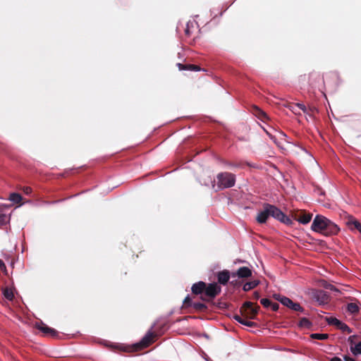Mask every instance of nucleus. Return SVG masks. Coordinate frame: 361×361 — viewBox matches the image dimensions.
I'll return each instance as SVG.
<instances>
[{
  "mask_svg": "<svg viewBox=\"0 0 361 361\" xmlns=\"http://www.w3.org/2000/svg\"><path fill=\"white\" fill-rule=\"evenodd\" d=\"M266 133L269 136V137L274 142H276V137L274 136H273L272 135H271L268 131H267L266 130H264Z\"/></svg>",
  "mask_w": 361,
  "mask_h": 361,
  "instance_id": "44",
  "label": "nucleus"
},
{
  "mask_svg": "<svg viewBox=\"0 0 361 361\" xmlns=\"http://www.w3.org/2000/svg\"><path fill=\"white\" fill-rule=\"evenodd\" d=\"M192 307L197 311L200 312H204L207 310V306L202 302H193Z\"/></svg>",
  "mask_w": 361,
  "mask_h": 361,
  "instance_id": "19",
  "label": "nucleus"
},
{
  "mask_svg": "<svg viewBox=\"0 0 361 361\" xmlns=\"http://www.w3.org/2000/svg\"><path fill=\"white\" fill-rule=\"evenodd\" d=\"M260 302L261 304L264 307H270V305L271 304V301L267 298H263L260 300Z\"/></svg>",
  "mask_w": 361,
  "mask_h": 361,
  "instance_id": "33",
  "label": "nucleus"
},
{
  "mask_svg": "<svg viewBox=\"0 0 361 361\" xmlns=\"http://www.w3.org/2000/svg\"><path fill=\"white\" fill-rule=\"evenodd\" d=\"M216 277L218 283L225 286L228 283L229 279L231 278V274L228 270L224 269L219 271L216 274Z\"/></svg>",
  "mask_w": 361,
  "mask_h": 361,
  "instance_id": "12",
  "label": "nucleus"
},
{
  "mask_svg": "<svg viewBox=\"0 0 361 361\" xmlns=\"http://www.w3.org/2000/svg\"><path fill=\"white\" fill-rule=\"evenodd\" d=\"M360 308L355 302H350L347 305V311L351 314H357L359 312Z\"/></svg>",
  "mask_w": 361,
  "mask_h": 361,
  "instance_id": "20",
  "label": "nucleus"
},
{
  "mask_svg": "<svg viewBox=\"0 0 361 361\" xmlns=\"http://www.w3.org/2000/svg\"><path fill=\"white\" fill-rule=\"evenodd\" d=\"M9 200L14 203H20L22 200V196L16 192L11 193L8 198Z\"/></svg>",
  "mask_w": 361,
  "mask_h": 361,
  "instance_id": "22",
  "label": "nucleus"
},
{
  "mask_svg": "<svg viewBox=\"0 0 361 361\" xmlns=\"http://www.w3.org/2000/svg\"><path fill=\"white\" fill-rule=\"evenodd\" d=\"M252 276V270L247 267H240L236 271L231 273V278L247 279Z\"/></svg>",
  "mask_w": 361,
  "mask_h": 361,
  "instance_id": "9",
  "label": "nucleus"
},
{
  "mask_svg": "<svg viewBox=\"0 0 361 361\" xmlns=\"http://www.w3.org/2000/svg\"><path fill=\"white\" fill-rule=\"evenodd\" d=\"M206 288V283L203 281H198L195 283L192 287L191 290L194 295H200V296L204 294V290Z\"/></svg>",
  "mask_w": 361,
  "mask_h": 361,
  "instance_id": "13",
  "label": "nucleus"
},
{
  "mask_svg": "<svg viewBox=\"0 0 361 361\" xmlns=\"http://www.w3.org/2000/svg\"><path fill=\"white\" fill-rule=\"evenodd\" d=\"M253 305L254 304L251 302H245L240 308V312L250 319L256 318L260 308L258 305L256 304L255 306Z\"/></svg>",
  "mask_w": 361,
  "mask_h": 361,
  "instance_id": "5",
  "label": "nucleus"
},
{
  "mask_svg": "<svg viewBox=\"0 0 361 361\" xmlns=\"http://www.w3.org/2000/svg\"><path fill=\"white\" fill-rule=\"evenodd\" d=\"M8 220L6 214L0 212V224H6Z\"/></svg>",
  "mask_w": 361,
  "mask_h": 361,
  "instance_id": "32",
  "label": "nucleus"
},
{
  "mask_svg": "<svg viewBox=\"0 0 361 361\" xmlns=\"http://www.w3.org/2000/svg\"><path fill=\"white\" fill-rule=\"evenodd\" d=\"M23 192L26 195H30L32 192V188L30 187H24L23 188Z\"/></svg>",
  "mask_w": 361,
  "mask_h": 361,
  "instance_id": "38",
  "label": "nucleus"
},
{
  "mask_svg": "<svg viewBox=\"0 0 361 361\" xmlns=\"http://www.w3.org/2000/svg\"><path fill=\"white\" fill-rule=\"evenodd\" d=\"M350 349L351 353L354 355H357L359 354L361 355V341L357 343L354 346H350Z\"/></svg>",
  "mask_w": 361,
  "mask_h": 361,
  "instance_id": "23",
  "label": "nucleus"
},
{
  "mask_svg": "<svg viewBox=\"0 0 361 361\" xmlns=\"http://www.w3.org/2000/svg\"><path fill=\"white\" fill-rule=\"evenodd\" d=\"M312 216V214L306 213L301 210L296 211L293 214V219L302 224L309 223L311 221Z\"/></svg>",
  "mask_w": 361,
  "mask_h": 361,
  "instance_id": "8",
  "label": "nucleus"
},
{
  "mask_svg": "<svg viewBox=\"0 0 361 361\" xmlns=\"http://www.w3.org/2000/svg\"><path fill=\"white\" fill-rule=\"evenodd\" d=\"M288 108L295 115H300V111H298V108L297 106V104H290L288 106Z\"/></svg>",
  "mask_w": 361,
  "mask_h": 361,
  "instance_id": "30",
  "label": "nucleus"
},
{
  "mask_svg": "<svg viewBox=\"0 0 361 361\" xmlns=\"http://www.w3.org/2000/svg\"><path fill=\"white\" fill-rule=\"evenodd\" d=\"M221 291V288L216 283H206L204 294L200 296V299L204 302H210L219 295Z\"/></svg>",
  "mask_w": 361,
  "mask_h": 361,
  "instance_id": "3",
  "label": "nucleus"
},
{
  "mask_svg": "<svg viewBox=\"0 0 361 361\" xmlns=\"http://www.w3.org/2000/svg\"><path fill=\"white\" fill-rule=\"evenodd\" d=\"M194 28V25H193V23H191V22H188L187 24H186V27L185 28V35L188 37H190L191 35H192V29Z\"/></svg>",
  "mask_w": 361,
  "mask_h": 361,
  "instance_id": "26",
  "label": "nucleus"
},
{
  "mask_svg": "<svg viewBox=\"0 0 361 361\" xmlns=\"http://www.w3.org/2000/svg\"><path fill=\"white\" fill-rule=\"evenodd\" d=\"M155 337L154 332L149 331L139 343L133 345L134 350L137 351L148 347L154 341Z\"/></svg>",
  "mask_w": 361,
  "mask_h": 361,
  "instance_id": "6",
  "label": "nucleus"
},
{
  "mask_svg": "<svg viewBox=\"0 0 361 361\" xmlns=\"http://www.w3.org/2000/svg\"><path fill=\"white\" fill-rule=\"evenodd\" d=\"M269 215V209L268 208V203L263 205V210L259 212L256 217V220L259 224H264L267 222Z\"/></svg>",
  "mask_w": 361,
  "mask_h": 361,
  "instance_id": "11",
  "label": "nucleus"
},
{
  "mask_svg": "<svg viewBox=\"0 0 361 361\" xmlns=\"http://www.w3.org/2000/svg\"><path fill=\"white\" fill-rule=\"evenodd\" d=\"M344 361H356L354 358L345 355L343 356Z\"/></svg>",
  "mask_w": 361,
  "mask_h": 361,
  "instance_id": "41",
  "label": "nucleus"
},
{
  "mask_svg": "<svg viewBox=\"0 0 361 361\" xmlns=\"http://www.w3.org/2000/svg\"><path fill=\"white\" fill-rule=\"evenodd\" d=\"M311 297L320 305L327 304L330 301L329 294L322 290H313L311 293Z\"/></svg>",
  "mask_w": 361,
  "mask_h": 361,
  "instance_id": "7",
  "label": "nucleus"
},
{
  "mask_svg": "<svg viewBox=\"0 0 361 361\" xmlns=\"http://www.w3.org/2000/svg\"><path fill=\"white\" fill-rule=\"evenodd\" d=\"M359 232L361 233V229L359 231Z\"/></svg>",
  "mask_w": 361,
  "mask_h": 361,
  "instance_id": "47",
  "label": "nucleus"
},
{
  "mask_svg": "<svg viewBox=\"0 0 361 361\" xmlns=\"http://www.w3.org/2000/svg\"><path fill=\"white\" fill-rule=\"evenodd\" d=\"M193 302H192V300L189 295H188L183 300V305L185 307H192Z\"/></svg>",
  "mask_w": 361,
  "mask_h": 361,
  "instance_id": "31",
  "label": "nucleus"
},
{
  "mask_svg": "<svg viewBox=\"0 0 361 361\" xmlns=\"http://www.w3.org/2000/svg\"><path fill=\"white\" fill-rule=\"evenodd\" d=\"M355 338H356V336H350L348 338V341L350 343V346H354L355 345H356L355 343Z\"/></svg>",
  "mask_w": 361,
  "mask_h": 361,
  "instance_id": "35",
  "label": "nucleus"
},
{
  "mask_svg": "<svg viewBox=\"0 0 361 361\" xmlns=\"http://www.w3.org/2000/svg\"><path fill=\"white\" fill-rule=\"evenodd\" d=\"M228 166H234L233 164H231V163H228L227 164Z\"/></svg>",
  "mask_w": 361,
  "mask_h": 361,
  "instance_id": "46",
  "label": "nucleus"
},
{
  "mask_svg": "<svg viewBox=\"0 0 361 361\" xmlns=\"http://www.w3.org/2000/svg\"><path fill=\"white\" fill-rule=\"evenodd\" d=\"M311 338L314 339L318 340H326L329 338V334H311Z\"/></svg>",
  "mask_w": 361,
  "mask_h": 361,
  "instance_id": "27",
  "label": "nucleus"
},
{
  "mask_svg": "<svg viewBox=\"0 0 361 361\" xmlns=\"http://www.w3.org/2000/svg\"><path fill=\"white\" fill-rule=\"evenodd\" d=\"M268 208L269 209L270 216L274 217L286 225H290L292 224V220L276 206L268 204Z\"/></svg>",
  "mask_w": 361,
  "mask_h": 361,
  "instance_id": "4",
  "label": "nucleus"
},
{
  "mask_svg": "<svg viewBox=\"0 0 361 361\" xmlns=\"http://www.w3.org/2000/svg\"><path fill=\"white\" fill-rule=\"evenodd\" d=\"M348 225L353 226L355 228H356L357 231H360L361 229V223L358 221L357 219L353 218V216H350L348 221Z\"/></svg>",
  "mask_w": 361,
  "mask_h": 361,
  "instance_id": "21",
  "label": "nucleus"
},
{
  "mask_svg": "<svg viewBox=\"0 0 361 361\" xmlns=\"http://www.w3.org/2000/svg\"><path fill=\"white\" fill-rule=\"evenodd\" d=\"M39 329L42 332L46 334H49L52 337H55L58 334V332L55 329L50 328L45 324H42L41 326H39Z\"/></svg>",
  "mask_w": 361,
  "mask_h": 361,
  "instance_id": "16",
  "label": "nucleus"
},
{
  "mask_svg": "<svg viewBox=\"0 0 361 361\" xmlns=\"http://www.w3.org/2000/svg\"><path fill=\"white\" fill-rule=\"evenodd\" d=\"M259 281L258 280H255V281L247 282L244 284L243 289L245 292L249 291L251 289L257 287L259 285Z\"/></svg>",
  "mask_w": 361,
  "mask_h": 361,
  "instance_id": "18",
  "label": "nucleus"
},
{
  "mask_svg": "<svg viewBox=\"0 0 361 361\" xmlns=\"http://www.w3.org/2000/svg\"><path fill=\"white\" fill-rule=\"evenodd\" d=\"M0 269L4 272H6V267L1 259H0Z\"/></svg>",
  "mask_w": 361,
  "mask_h": 361,
  "instance_id": "39",
  "label": "nucleus"
},
{
  "mask_svg": "<svg viewBox=\"0 0 361 361\" xmlns=\"http://www.w3.org/2000/svg\"><path fill=\"white\" fill-rule=\"evenodd\" d=\"M325 288L334 291H338V289L332 284H327L325 286Z\"/></svg>",
  "mask_w": 361,
  "mask_h": 361,
  "instance_id": "40",
  "label": "nucleus"
},
{
  "mask_svg": "<svg viewBox=\"0 0 361 361\" xmlns=\"http://www.w3.org/2000/svg\"><path fill=\"white\" fill-rule=\"evenodd\" d=\"M273 297H274L276 300H279V301H280V302H281V298H283L284 296H281V295H279V294H274V295H273Z\"/></svg>",
  "mask_w": 361,
  "mask_h": 361,
  "instance_id": "42",
  "label": "nucleus"
},
{
  "mask_svg": "<svg viewBox=\"0 0 361 361\" xmlns=\"http://www.w3.org/2000/svg\"><path fill=\"white\" fill-rule=\"evenodd\" d=\"M270 307L273 311H277L279 310V305L278 303L271 302Z\"/></svg>",
  "mask_w": 361,
  "mask_h": 361,
  "instance_id": "37",
  "label": "nucleus"
},
{
  "mask_svg": "<svg viewBox=\"0 0 361 361\" xmlns=\"http://www.w3.org/2000/svg\"><path fill=\"white\" fill-rule=\"evenodd\" d=\"M311 322H310V320L307 318H302L300 320V322H299V325L301 327H305V328H309L311 326Z\"/></svg>",
  "mask_w": 361,
  "mask_h": 361,
  "instance_id": "29",
  "label": "nucleus"
},
{
  "mask_svg": "<svg viewBox=\"0 0 361 361\" xmlns=\"http://www.w3.org/2000/svg\"><path fill=\"white\" fill-rule=\"evenodd\" d=\"M281 304L294 311L303 312L304 310L303 307H302L299 303L293 302L287 297L281 298Z\"/></svg>",
  "mask_w": 361,
  "mask_h": 361,
  "instance_id": "10",
  "label": "nucleus"
},
{
  "mask_svg": "<svg viewBox=\"0 0 361 361\" xmlns=\"http://www.w3.org/2000/svg\"><path fill=\"white\" fill-rule=\"evenodd\" d=\"M251 111L256 117L264 122L267 120H269L268 115L257 106H253L252 107Z\"/></svg>",
  "mask_w": 361,
  "mask_h": 361,
  "instance_id": "14",
  "label": "nucleus"
},
{
  "mask_svg": "<svg viewBox=\"0 0 361 361\" xmlns=\"http://www.w3.org/2000/svg\"><path fill=\"white\" fill-rule=\"evenodd\" d=\"M336 327L338 329H341V331H343V332L346 331L348 334H350L352 332L351 329L346 324L342 322L341 321H340V322L336 326Z\"/></svg>",
  "mask_w": 361,
  "mask_h": 361,
  "instance_id": "25",
  "label": "nucleus"
},
{
  "mask_svg": "<svg viewBox=\"0 0 361 361\" xmlns=\"http://www.w3.org/2000/svg\"><path fill=\"white\" fill-rule=\"evenodd\" d=\"M311 228L312 231L320 233L326 236L338 234L339 227L333 221L322 215H317L314 219Z\"/></svg>",
  "mask_w": 361,
  "mask_h": 361,
  "instance_id": "1",
  "label": "nucleus"
},
{
  "mask_svg": "<svg viewBox=\"0 0 361 361\" xmlns=\"http://www.w3.org/2000/svg\"><path fill=\"white\" fill-rule=\"evenodd\" d=\"M325 320L329 325H334L335 326H336L340 322L339 319L334 317H326Z\"/></svg>",
  "mask_w": 361,
  "mask_h": 361,
  "instance_id": "28",
  "label": "nucleus"
},
{
  "mask_svg": "<svg viewBox=\"0 0 361 361\" xmlns=\"http://www.w3.org/2000/svg\"><path fill=\"white\" fill-rule=\"evenodd\" d=\"M4 296L8 300H13L14 298L13 293L11 289L5 288L3 290Z\"/></svg>",
  "mask_w": 361,
  "mask_h": 361,
  "instance_id": "24",
  "label": "nucleus"
},
{
  "mask_svg": "<svg viewBox=\"0 0 361 361\" xmlns=\"http://www.w3.org/2000/svg\"><path fill=\"white\" fill-rule=\"evenodd\" d=\"M296 104H297V106L298 108V111L301 110L304 113H307V109L303 104H300V103H296Z\"/></svg>",
  "mask_w": 361,
  "mask_h": 361,
  "instance_id": "34",
  "label": "nucleus"
},
{
  "mask_svg": "<svg viewBox=\"0 0 361 361\" xmlns=\"http://www.w3.org/2000/svg\"><path fill=\"white\" fill-rule=\"evenodd\" d=\"M330 361H342V360L338 357H334Z\"/></svg>",
  "mask_w": 361,
  "mask_h": 361,
  "instance_id": "45",
  "label": "nucleus"
},
{
  "mask_svg": "<svg viewBox=\"0 0 361 361\" xmlns=\"http://www.w3.org/2000/svg\"><path fill=\"white\" fill-rule=\"evenodd\" d=\"M177 66L180 71H199L201 70L199 66L194 64H182L180 63H178Z\"/></svg>",
  "mask_w": 361,
  "mask_h": 361,
  "instance_id": "15",
  "label": "nucleus"
},
{
  "mask_svg": "<svg viewBox=\"0 0 361 361\" xmlns=\"http://www.w3.org/2000/svg\"><path fill=\"white\" fill-rule=\"evenodd\" d=\"M253 299L258 300L259 298V293L257 291L253 293Z\"/></svg>",
  "mask_w": 361,
  "mask_h": 361,
  "instance_id": "43",
  "label": "nucleus"
},
{
  "mask_svg": "<svg viewBox=\"0 0 361 361\" xmlns=\"http://www.w3.org/2000/svg\"><path fill=\"white\" fill-rule=\"evenodd\" d=\"M233 318H234V319H235L239 323H240V324H242L243 325H245L247 326H249V327H255V326H257V324L255 322H251V321H247V320L242 318L239 315L235 314V315H234Z\"/></svg>",
  "mask_w": 361,
  "mask_h": 361,
  "instance_id": "17",
  "label": "nucleus"
},
{
  "mask_svg": "<svg viewBox=\"0 0 361 361\" xmlns=\"http://www.w3.org/2000/svg\"><path fill=\"white\" fill-rule=\"evenodd\" d=\"M230 283L234 287L240 286L241 285V282L238 279H233L232 281H230Z\"/></svg>",
  "mask_w": 361,
  "mask_h": 361,
  "instance_id": "36",
  "label": "nucleus"
},
{
  "mask_svg": "<svg viewBox=\"0 0 361 361\" xmlns=\"http://www.w3.org/2000/svg\"><path fill=\"white\" fill-rule=\"evenodd\" d=\"M216 179L217 189L216 190L231 188L235 183V175L229 172H221L218 173Z\"/></svg>",
  "mask_w": 361,
  "mask_h": 361,
  "instance_id": "2",
  "label": "nucleus"
}]
</instances>
